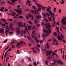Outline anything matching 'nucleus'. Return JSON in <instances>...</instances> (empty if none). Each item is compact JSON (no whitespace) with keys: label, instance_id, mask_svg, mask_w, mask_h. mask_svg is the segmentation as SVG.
I'll list each match as a JSON object with an SVG mask.
<instances>
[{"label":"nucleus","instance_id":"nucleus-2","mask_svg":"<svg viewBox=\"0 0 66 66\" xmlns=\"http://www.w3.org/2000/svg\"><path fill=\"white\" fill-rule=\"evenodd\" d=\"M46 56L49 55V56L47 57V59L49 60L50 59H52V57L51 56V54L52 53V51H47L46 52Z\"/></svg>","mask_w":66,"mask_h":66},{"label":"nucleus","instance_id":"nucleus-47","mask_svg":"<svg viewBox=\"0 0 66 66\" xmlns=\"http://www.w3.org/2000/svg\"><path fill=\"white\" fill-rule=\"evenodd\" d=\"M43 9H45V8H44V7H43V6H42V10H43Z\"/></svg>","mask_w":66,"mask_h":66},{"label":"nucleus","instance_id":"nucleus-12","mask_svg":"<svg viewBox=\"0 0 66 66\" xmlns=\"http://www.w3.org/2000/svg\"><path fill=\"white\" fill-rule=\"evenodd\" d=\"M2 33H4V30L3 29H1V30H0V33H1L2 34Z\"/></svg>","mask_w":66,"mask_h":66},{"label":"nucleus","instance_id":"nucleus-53","mask_svg":"<svg viewBox=\"0 0 66 66\" xmlns=\"http://www.w3.org/2000/svg\"><path fill=\"white\" fill-rule=\"evenodd\" d=\"M25 29H26V31H27L28 30V29L26 27H25Z\"/></svg>","mask_w":66,"mask_h":66},{"label":"nucleus","instance_id":"nucleus-45","mask_svg":"<svg viewBox=\"0 0 66 66\" xmlns=\"http://www.w3.org/2000/svg\"><path fill=\"white\" fill-rule=\"evenodd\" d=\"M7 39H6L4 41V43H6L7 42Z\"/></svg>","mask_w":66,"mask_h":66},{"label":"nucleus","instance_id":"nucleus-3","mask_svg":"<svg viewBox=\"0 0 66 66\" xmlns=\"http://www.w3.org/2000/svg\"><path fill=\"white\" fill-rule=\"evenodd\" d=\"M32 1H33L35 2H36L35 4H36L38 7H39V8H38V10L40 11V12H41V9L40 8L41 7V5H40V4H38L37 3H36L37 2L36 0H32Z\"/></svg>","mask_w":66,"mask_h":66},{"label":"nucleus","instance_id":"nucleus-34","mask_svg":"<svg viewBox=\"0 0 66 66\" xmlns=\"http://www.w3.org/2000/svg\"><path fill=\"white\" fill-rule=\"evenodd\" d=\"M37 46L39 47V48H40V45H39V44H37Z\"/></svg>","mask_w":66,"mask_h":66},{"label":"nucleus","instance_id":"nucleus-31","mask_svg":"<svg viewBox=\"0 0 66 66\" xmlns=\"http://www.w3.org/2000/svg\"><path fill=\"white\" fill-rule=\"evenodd\" d=\"M28 22L29 23H30V24H31L32 23L31 21H28Z\"/></svg>","mask_w":66,"mask_h":66},{"label":"nucleus","instance_id":"nucleus-30","mask_svg":"<svg viewBox=\"0 0 66 66\" xmlns=\"http://www.w3.org/2000/svg\"><path fill=\"white\" fill-rule=\"evenodd\" d=\"M1 19L2 20L4 21V22H5V21H6V20H5V19H3V18H1Z\"/></svg>","mask_w":66,"mask_h":66},{"label":"nucleus","instance_id":"nucleus-32","mask_svg":"<svg viewBox=\"0 0 66 66\" xmlns=\"http://www.w3.org/2000/svg\"><path fill=\"white\" fill-rule=\"evenodd\" d=\"M7 2L9 3V4H11V5H12L13 4H12V3H10V2L9 1H8Z\"/></svg>","mask_w":66,"mask_h":66},{"label":"nucleus","instance_id":"nucleus-52","mask_svg":"<svg viewBox=\"0 0 66 66\" xmlns=\"http://www.w3.org/2000/svg\"><path fill=\"white\" fill-rule=\"evenodd\" d=\"M6 53H5V56H4L5 59L6 57Z\"/></svg>","mask_w":66,"mask_h":66},{"label":"nucleus","instance_id":"nucleus-37","mask_svg":"<svg viewBox=\"0 0 66 66\" xmlns=\"http://www.w3.org/2000/svg\"><path fill=\"white\" fill-rule=\"evenodd\" d=\"M0 11H1V12H3V11H4V10H2L1 8V9H0Z\"/></svg>","mask_w":66,"mask_h":66},{"label":"nucleus","instance_id":"nucleus-58","mask_svg":"<svg viewBox=\"0 0 66 66\" xmlns=\"http://www.w3.org/2000/svg\"><path fill=\"white\" fill-rule=\"evenodd\" d=\"M23 43V41H21L20 43V44H20H22Z\"/></svg>","mask_w":66,"mask_h":66},{"label":"nucleus","instance_id":"nucleus-40","mask_svg":"<svg viewBox=\"0 0 66 66\" xmlns=\"http://www.w3.org/2000/svg\"><path fill=\"white\" fill-rule=\"evenodd\" d=\"M26 18H27L28 19V20L29 19V17H28V15H26Z\"/></svg>","mask_w":66,"mask_h":66},{"label":"nucleus","instance_id":"nucleus-64","mask_svg":"<svg viewBox=\"0 0 66 66\" xmlns=\"http://www.w3.org/2000/svg\"><path fill=\"white\" fill-rule=\"evenodd\" d=\"M9 20L10 21H12V19H9Z\"/></svg>","mask_w":66,"mask_h":66},{"label":"nucleus","instance_id":"nucleus-22","mask_svg":"<svg viewBox=\"0 0 66 66\" xmlns=\"http://www.w3.org/2000/svg\"><path fill=\"white\" fill-rule=\"evenodd\" d=\"M28 15L29 17H30V18L32 16L31 14H30V13H28Z\"/></svg>","mask_w":66,"mask_h":66},{"label":"nucleus","instance_id":"nucleus-55","mask_svg":"<svg viewBox=\"0 0 66 66\" xmlns=\"http://www.w3.org/2000/svg\"><path fill=\"white\" fill-rule=\"evenodd\" d=\"M31 42H32V43H34L33 42V39H31Z\"/></svg>","mask_w":66,"mask_h":66},{"label":"nucleus","instance_id":"nucleus-11","mask_svg":"<svg viewBox=\"0 0 66 66\" xmlns=\"http://www.w3.org/2000/svg\"><path fill=\"white\" fill-rule=\"evenodd\" d=\"M10 14L11 16H15L16 14V12H12V13H10Z\"/></svg>","mask_w":66,"mask_h":66},{"label":"nucleus","instance_id":"nucleus-60","mask_svg":"<svg viewBox=\"0 0 66 66\" xmlns=\"http://www.w3.org/2000/svg\"><path fill=\"white\" fill-rule=\"evenodd\" d=\"M43 40H40V43H43Z\"/></svg>","mask_w":66,"mask_h":66},{"label":"nucleus","instance_id":"nucleus-51","mask_svg":"<svg viewBox=\"0 0 66 66\" xmlns=\"http://www.w3.org/2000/svg\"><path fill=\"white\" fill-rule=\"evenodd\" d=\"M32 27L31 26H28V28H30V29H31V28Z\"/></svg>","mask_w":66,"mask_h":66},{"label":"nucleus","instance_id":"nucleus-56","mask_svg":"<svg viewBox=\"0 0 66 66\" xmlns=\"http://www.w3.org/2000/svg\"><path fill=\"white\" fill-rule=\"evenodd\" d=\"M31 45H32L31 44H28L29 46V47H30V46H31Z\"/></svg>","mask_w":66,"mask_h":66},{"label":"nucleus","instance_id":"nucleus-24","mask_svg":"<svg viewBox=\"0 0 66 66\" xmlns=\"http://www.w3.org/2000/svg\"><path fill=\"white\" fill-rule=\"evenodd\" d=\"M33 64L35 66H37V65L36 63V62H34L33 63Z\"/></svg>","mask_w":66,"mask_h":66},{"label":"nucleus","instance_id":"nucleus-43","mask_svg":"<svg viewBox=\"0 0 66 66\" xmlns=\"http://www.w3.org/2000/svg\"><path fill=\"white\" fill-rule=\"evenodd\" d=\"M35 49H37L38 51H39L40 50H39V48H37V47H35Z\"/></svg>","mask_w":66,"mask_h":66},{"label":"nucleus","instance_id":"nucleus-46","mask_svg":"<svg viewBox=\"0 0 66 66\" xmlns=\"http://www.w3.org/2000/svg\"><path fill=\"white\" fill-rule=\"evenodd\" d=\"M57 32H58L59 34H60L59 28H58V30H57Z\"/></svg>","mask_w":66,"mask_h":66},{"label":"nucleus","instance_id":"nucleus-1","mask_svg":"<svg viewBox=\"0 0 66 66\" xmlns=\"http://www.w3.org/2000/svg\"><path fill=\"white\" fill-rule=\"evenodd\" d=\"M45 25L46 27L48 28L47 29L49 30V31H48V30H46V32L47 33H50L51 32V29H49V28H51V26H50V23H46V24H45Z\"/></svg>","mask_w":66,"mask_h":66},{"label":"nucleus","instance_id":"nucleus-26","mask_svg":"<svg viewBox=\"0 0 66 66\" xmlns=\"http://www.w3.org/2000/svg\"><path fill=\"white\" fill-rule=\"evenodd\" d=\"M27 39L29 40H31V38H30L29 36H27Z\"/></svg>","mask_w":66,"mask_h":66},{"label":"nucleus","instance_id":"nucleus-49","mask_svg":"<svg viewBox=\"0 0 66 66\" xmlns=\"http://www.w3.org/2000/svg\"><path fill=\"white\" fill-rule=\"evenodd\" d=\"M55 53H54V52H53V53L52 54V55L53 56L54 55H55Z\"/></svg>","mask_w":66,"mask_h":66},{"label":"nucleus","instance_id":"nucleus-48","mask_svg":"<svg viewBox=\"0 0 66 66\" xmlns=\"http://www.w3.org/2000/svg\"><path fill=\"white\" fill-rule=\"evenodd\" d=\"M12 47L13 48H15V47L14 46V45H12Z\"/></svg>","mask_w":66,"mask_h":66},{"label":"nucleus","instance_id":"nucleus-20","mask_svg":"<svg viewBox=\"0 0 66 66\" xmlns=\"http://www.w3.org/2000/svg\"><path fill=\"white\" fill-rule=\"evenodd\" d=\"M53 35H54L55 36H56L57 35V34H56V32H54Z\"/></svg>","mask_w":66,"mask_h":66},{"label":"nucleus","instance_id":"nucleus-44","mask_svg":"<svg viewBox=\"0 0 66 66\" xmlns=\"http://www.w3.org/2000/svg\"><path fill=\"white\" fill-rule=\"evenodd\" d=\"M9 33V34H13V32H9V33Z\"/></svg>","mask_w":66,"mask_h":66},{"label":"nucleus","instance_id":"nucleus-9","mask_svg":"<svg viewBox=\"0 0 66 66\" xmlns=\"http://www.w3.org/2000/svg\"><path fill=\"white\" fill-rule=\"evenodd\" d=\"M57 37L58 38V40H62V38H61V36H59L58 35L57 36Z\"/></svg>","mask_w":66,"mask_h":66},{"label":"nucleus","instance_id":"nucleus-62","mask_svg":"<svg viewBox=\"0 0 66 66\" xmlns=\"http://www.w3.org/2000/svg\"><path fill=\"white\" fill-rule=\"evenodd\" d=\"M56 24L57 26H59V22H57Z\"/></svg>","mask_w":66,"mask_h":66},{"label":"nucleus","instance_id":"nucleus-5","mask_svg":"<svg viewBox=\"0 0 66 66\" xmlns=\"http://www.w3.org/2000/svg\"><path fill=\"white\" fill-rule=\"evenodd\" d=\"M66 20V18H63L61 20L62 24V25H66V21L65 20Z\"/></svg>","mask_w":66,"mask_h":66},{"label":"nucleus","instance_id":"nucleus-57","mask_svg":"<svg viewBox=\"0 0 66 66\" xmlns=\"http://www.w3.org/2000/svg\"><path fill=\"white\" fill-rule=\"evenodd\" d=\"M36 42L37 43H39V41L38 40V39H36Z\"/></svg>","mask_w":66,"mask_h":66},{"label":"nucleus","instance_id":"nucleus-42","mask_svg":"<svg viewBox=\"0 0 66 66\" xmlns=\"http://www.w3.org/2000/svg\"><path fill=\"white\" fill-rule=\"evenodd\" d=\"M52 26H53V27H55V23H53Z\"/></svg>","mask_w":66,"mask_h":66},{"label":"nucleus","instance_id":"nucleus-38","mask_svg":"<svg viewBox=\"0 0 66 66\" xmlns=\"http://www.w3.org/2000/svg\"><path fill=\"white\" fill-rule=\"evenodd\" d=\"M55 64L54 63H51V65L52 66H53L54 65H55Z\"/></svg>","mask_w":66,"mask_h":66},{"label":"nucleus","instance_id":"nucleus-15","mask_svg":"<svg viewBox=\"0 0 66 66\" xmlns=\"http://www.w3.org/2000/svg\"><path fill=\"white\" fill-rule=\"evenodd\" d=\"M33 8L34 9V10H35V9H36L37 11V12H39V10H38V9H37V8H35V6H33Z\"/></svg>","mask_w":66,"mask_h":66},{"label":"nucleus","instance_id":"nucleus-21","mask_svg":"<svg viewBox=\"0 0 66 66\" xmlns=\"http://www.w3.org/2000/svg\"><path fill=\"white\" fill-rule=\"evenodd\" d=\"M42 15H43V17H45V16H46V14H45V13H42Z\"/></svg>","mask_w":66,"mask_h":66},{"label":"nucleus","instance_id":"nucleus-18","mask_svg":"<svg viewBox=\"0 0 66 66\" xmlns=\"http://www.w3.org/2000/svg\"><path fill=\"white\" fill-rule=\"evenodd\" d=\"M19 18L20 19H23V15H19Z\"/></svg>","mask_w":66,"mask_h":66},{"label":"nucleus","instance_id":"nucleus-25","mask_svg":"<svg viewBox=\"0 0 66 66\" xmlns=\"http://www.w3.org/2000/svg\"><path fill=\"white\" fill-rule=\"evenodd\" d=\"M44 20H45V22H48V20H47V19H44Z\"/></svg>","mask_w":66,"mask_h":66},{"label":"nucleus","instance_id":"nucleus-17","mask_svg":"<svg viewBox=\"0 0 66 66\" xmlns=\"http://www.w3.org/2000/svg\"><path fill=\"white\" fill-rule=\"evenodd\" d=\"M36 17L38 19H39L40 17V18H41L42 16L41 15H37V16Z\"/></svg>","mask_w":66,"mask_h":66},{"label":"nucleus","instance_id":"nucleus-63","mask_svg":"<svg viewBox=\"0 0 66 66\" xmlns=\"http://www.w3.org/2000/svg\"><path fill=\"white\" fill-rule=\"evenodd\" d=\"M61 36L62 38H63L64 37L63 36L62 34H61Z\"/></svg>","mask_w":66,"mask_h":66},{"label":"nucleus","instance_id":"nucleus-14","mask_svg":"<svg viewBox=\"0 0 66 66\" xmlns=\"http://www.w3.org/2000/svg\"><path fill=\"white\" fill-rule=\"evenodd\" d=\"M17 46H22L23 45L22 44L20 45V44H21L20 43H17Z\"/></svg>","mask_w":66,"mask_h":66},{"label":"nucleus","instance_id":"nucleus-61","mask_svg":"<svg viewBox=\"0 0 66 66\" xmlns=\"http://www.w3.org/2000/svg\"><path fill=\"white\" fill-rule=\"evenodd\" d=\"M2 26H3V27H4L5 26V24H3L2 25Z\"/></svg>","mask_w":66,"mask_h":66},{"label":"nucleus","instance_id":"nucleus-6","mask_svg":"<svg viewBox=\"0 0 66 66\" xmlns=\"http://www.w3.org/2000/svg\"><path fill=\"white\" fill-rule=\"evenodd\" d=\"M18 23L19 27H24L25 28L26 27V23H24L23 26L22 25V22H18Z\"/></svg>","mask_w":66,"mask_h":66},{"label":"nucleus","instance_id":"nucleus-4","mask_svg":"<svg viewBox=\"0 0 66 66\" xmlns=\"http://www.w3.org/2000/svg\"><path fill=\"white\" fill-rule=\"evenodd\" d=\"M14 11H16L17 13H18V15H19V14L20 15H21L22 13V11L19 9H14Z\"/></svg>","mask_w":66,"mask_h":66},{"label":"nucleus","instance_id":"nucleus-13","mask_svg":"<svg viewBox=\"0 0 66 66\" xmlns=\"http://www.w3.org/2000/svg\"><path fill=\"white\" fill-rule=\"evenodd\" d=\"M46 47H47V49H49V46L48 44V43H47L46 44Z\"/></svg>","mask_w":66,"mask_h":66},{"label":"nucleus","instance_id":"nucleus-27","mask_svg":"<svg viewBox=\"0 0 66 66\" xmlns=\"http://www.w3.org/2000/svg\"><path fill=\"white\" fill-rule=\"evenodd\" d=\"M14 39H13V42H12V43H10V44H13L14 43H16V42H15V41H14Z\"/></svg>","mask_w":66,"mask_h":66},{"label":"nucleus","instance_id":"nucleus-29","mask_svg":"<svg viewBox=\"0 0 66 66\" xmlns=\"http://www.w3.org/2000/svg\"><path fill=\"white\" fill-rule=\"evenodd\" d=\"M37 19H36L35 21V23H37Z\"/></svg>","mask_w":66,"mask_h":66},{"label":"nucleus","instance_id":"nucleus-50","mask_svg":"<svg viewBox=\"0 0 66 66\" xmlns=\"http://www.w3.org/2000/svg\"><path fill=\"white\" fill-rule=\"evenodd\" d=\"M45 23L44 22H42L41 25L42 26H43Z\"/></svg>","mask_w":66,"mask_h":66},{"label":"nucleus","instance_id":"nucleus-23","mask_svg":"<svg viewBox=\"0 0 66 66\" xmlns=\"http://www.w3.org/2000/svg\"><path fill=\"white\" fill-rule=\"evenodd\" d=\"M32 29H36V28H35V26H33V27H32Z\"/></svg>","mask_w":66,"mask_h":66},{"label":"nucleus","instance_id":"nucleus-54","mask_svg":"<svg viewBox=\"0 0 66 66\" xmlns=\"http://www.w3.org/2000/svg\"><path fill=\"white\" fill-rule=\"evenodd\" d=\"M42 37H44V36H47V35H42Z\"/></svg>","mask_w":66,"mask_h":66},{"label":"nucleus","instance_id":"nucleus-19","mask_svg":"<svg viewBox=\"0 0 66 66\" xmlns=\"http://www.w3.org/2000/svg\"><path fill=\"white\" fill-rule=\"evenodd\" d=\"M16 33L18 35H19L20 33V31H17Z\"/></svg>","mask_w":66,"mask_h":66},{"label":"nucleus","instance_id":"nucleus-16","mask_svg":"<svg viewBox=\"0 0 66 66\" xmlns=\"http://www.w3.org/2000/svg\"><path fill=\"white\" fill-rule=\"evenodd\" d=\"M11 2H12V3H15L16 1L17 0H11Z\"/></svg>","mask_w":66,"mask_h":66},{"label":"nucleus","instance_id":"nucleus-39","mask_svg":"<svg viewBox=\"0 0 66 66\" xmlns=\"http://www.w3.org/2000/svg\"><path fill=\"white\" fill-rule=\"evenodd\" d=\"M33 52H34V53H37V52L35 50H33Z\"/></svg>","mask_w":66,"mask_h":66},{"label":"nucleus","instance_id":"nucleus-33","mask_svg":"<svg viewBox=\"0 0 66 66\" xmlns=\"http://www.w3.org/2000/svg\"><path fill=\"white\" fill-rule=\"evenodd\" d=\"M9 31H10V29L8 30H5V33H7Z\"/></svg>","mask_w":66,"mask_h":66},{"label":"nucleus","instance_id":"nucleus-28","mask_svg":"<svg viewBox=\"0 0 66 66\" xmlns=\"http://www.w3.org/2000/svg\"><path fill=\"white\" fill-rule=\"evenodd\" d=\"M28 59L30 62H32V60H31V58L30 57H29L28 58Z\"/></svg>","mask_w":66,"mask_h":66},{"label":"nucleus","instance_id":"nucleus-59","mask_svg":"<svg viewBox=\"0 0 66 66\" xmlns=\"http://www.w3.org/2000/svg\"><path fill=\"white\" fill-rule=\"evenodd\" d=\"M35 31H32V35H34V33H35Z\"/></svg>","mask_w":66,"mask_h":66},{"label":"nucleus","instance_id":"nucleus-41","mask_svg":"<svg viewBox=\"0 0 66 66\" xmlns=\"http://www.w3.org/2000/svg\"><path fill=\"white\" fill-rule=\"evenodd\" d=\"M58 11L59 13H61V9H59Z\"/></svg>","mask_w":66,"mask_h":66},{"label":"nucleus","instance_id":"nucleus-36","mask_svg":"<svg viewBox=\"0 0 66 66\" xmlns=\"http://www.w3.org/2000/svg\"><path fill=\"white\" fill-rule=\"evenodd\" d=\"M48 19L50 21H51V18H50L49 17H48Z\"/></svg>","mask_w":66,"mask_h":66},{"label":"nucleus","instance_id":"nucleus-35","mask_svg":"<svg viewBox=\"0 0 66 66\" xmlns=\"http://www.w3.org/2000/svg\"><path fill=\"white\" fill-rule=\"evenodd\" d=\"M48 61L47 60L45 62V63L46 65H48Z\"/></svg>","mask_w":66,"mask_h":66},{"label":"nucleus","instance_id":"nucleus-8","mask_svg":"<svg viewBox=\"0 0 66 66\" xmlns=\"http://www.w3.org/2000/svg\"><path fill=\"white\" fill-rule=\"evenodd\" d=\"M60 63L61 64H63V62L61 61V60H59V61H57V63H58V64H59Z\"/></svg>","mask_w":66,"mask_h":66},{"label":"nucleus","instance_id":"nucleus-7","mask_svg":"<svg viewBox=\"0 0 66 66\" xmlns=\"http://www.w3.org/2000/svg\"><path fill=\"white\" fill-rule=\"evenodd\" d=\"M46 11H47V12H49L50 14L51 15V18H53V20H55V17H54L53 16V15L52 14V12H51V11L50 10V11H49V10H47V9H46Z\"/></svg>","mask_w":66,"mask_h":66},{"label":"nucleus","instance_id":"nucleus-10","mask_svg":"<svg viewBox=\"0 0 66 66\" xmlns=\"http://www.w3.org/2000/svg\"><path fill=\"white\" fill-rule=\"evenodd\" d=\"M31 13H34V14H37L36 10H32V11H31Z\"/></svg>","mask_w":66,"mask_h":66}]
</instances>
